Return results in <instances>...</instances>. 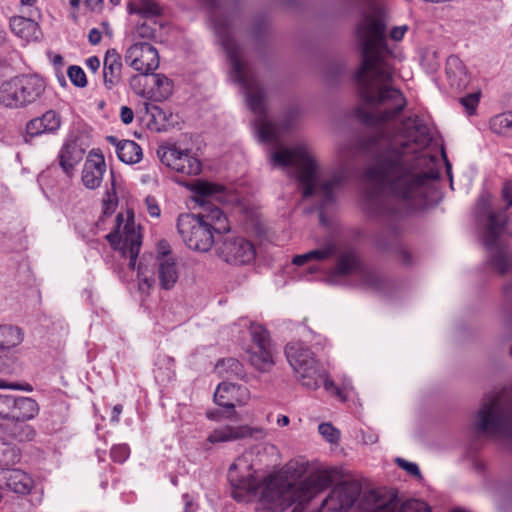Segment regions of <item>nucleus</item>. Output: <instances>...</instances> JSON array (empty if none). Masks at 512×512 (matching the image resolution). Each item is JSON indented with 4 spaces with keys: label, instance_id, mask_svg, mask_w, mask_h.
I'll list each match as a JSON object with an SVG mask.
<instances>
[{
    "label": "nucleus",
    "instance_id": "1",
    "mask_svg": "<svg viewBox=\"0 0 512 512\" xmlns=\"http://www.w3.org/2000/svg\"><path fill=\"white\" fill-rule=\"evenodd\" d=\"M251 456L236 458L229 467L227 479L231 496L238 502L251 501L260 490L257 512H283L292 505H295L292 512H347L360 496V485L345 481L336 485L319 507L310 508L311 501L333 484L329 472H314L298 485L280 475H269L260 483Z\"/></svg>",
    "mask_w": 512,
    "mask_h": 512
},
{
    "label": "nucleus",
    "instance_id": "2",
    "mask_svg": "<svg viewBox=\"0 0 512 512\" xmlns=\"http://www.w3.org/2000/svg\"><path fill=\"white\" fill-rule=\"evenodd\" d=\"M356 34L362 56L354 74L357 95L366 105L387 107L378 113L358 107L355 114L364 125L377 127L395 120L406 108L407 100L401 90L385 85L393 80V69L387 61L391 51L387 46L383 17H366L358 25Z\"/></svg>",
    "mask_w": 512,
    "mask_h": 512
},
{
    "label": "nucleus",
    "instance_id": "3",
    "mask_svg": "<svg viewBox=\"0 0 512 512\" xmlns=\"http://www.w3.org/2000/svg\"><path fill=\"white\" fill-rule=\"evenodd\" d=\"M362 148L371 158L366 176L389 195L409 206L425 201L430 181L438 178L433 171L418 169L419 157L408 155L407 141L397 143L384 129L363 138Z\"/></svg>",
    "mask_w": 512,
    "mask_h": 512
},
{
    "label": "nucleus",
    "instance_id": "4",
    "mask_svg": "<svg viewBox=\"0 0 512 512\" xmlns=\"http://www.w3.org/2000/svg\"><path fill=\"white\" fill-rule=\"evenodd\" d=\"M210 20L232 67V77L244 90L247 104L255 115L254 126L262 142H276L280 137L279 127L268 118L266 92L263 85L247 70L240 59V47L231 34L232 18L220 15L222 2H208Z\"/></svg>",
    "mask_w": 512,
    "mask_h": 512
},
{
    "label": "nucleus",
    "instance_id": "5",
    "mask_svg": "<svg viewBox=\"0 0 512 512\" xmlns=\"http://www.w3.org/2000/svg\"><path fill=\"white\" fill-rule=\"evenodd\" d=\"M203 212L180 214L177 219L178 232L192 250L207 252L223 233L230 231L228 219L223 211L210 203V199L221 200L225 186L205 180H196L190 187Z\"/></svg>",
    "mask_w": 512,
    "mask_h": 512
},
{
    "label": "nucleus",
    "instance_id": "6",
    "mask_svg": "<svg viewBox=\"0 0 512 512\" xmlns=\"http://www.w3.org/2000/svg\"><path fill=\"white\" fill-rule=\"evenodd\" d=\"M275 164L287 167H299L298 183L302 189V197L307 199L316 192L321 196L319 216L324 223V210L335 203L336 191L341 187L344 177L341 173L334 174L330 179L317 182L318 165L304 146L285 148L272 155Z\"/></svg>",
    "mask_w": 512,
    "mask_h": 512
},
{
    "label": "nucleus",
    "instance_id": "7",
    "mask_svg": "<svg viewBox=\"0 0 512 512\" xmlns=\"http://www.w3.org/2000/svg\"><path fill=\"white\" fill-rule=\"evenodd\" d=\"M475 219L481 229V240L486 250L492 252L488 262L498 273L504 274L512 267V257L500 247V237L512 236V215L491 210L488 193L479 195L475 204Z\"/></svg>",
    "mask_w": 512,
    "mask_h": 512
},
{
    "label": "nucleus",
    "instance_id": "8",
    "mask_svg": "<svg viewBox=\"0 0 512 512\" xmlns=\"http://www.w3.org/2000/svg\"><path fill=\"white\" fill-rule=\"evenodd\" d=\"M47 83L37 74H20L0 83V105L8 109H24L36 103L45 93Z\"/></svg>",
    "mask_w": 512,
    "mask_h": 512
},
{
    "label": "nucleus",
    "instance_id": "9",
    "mask_svg": "<svg viewBox=\"0 0 512 512\" xmlns=\"http://www.w3.org/2000/svg\"><path fill=\"white\" fill-rule=\"evenodd\" d=\"M476 429L512 442V397H508L504 391L490 395L478 411Z\"/></svg>",
    "mask_w": 512,
    "mask_h": 512
},
{
    "label": "nucleus",
    "instance_id": "10",
    "mask_svg": "<svg viewBox=\"0 0 512 512\" xmlns=\"http://www.w3.org/2000/svg\"><path fill=\"white\" fill-rule=\"evenodd\" d=\"M399 499L394 491L370 490L359 500V512H396ZM398 512H431L430 507L420 500H407ZM453 512H461L455 510Z\"/></svg>",
    "mask_w": 512,
    "mask_h": 512
},
{
    "label": "nucleus",
    "instance_id": "11",
    "mask_svg": "<svg viewBox=\"0 0 512 512\" xmlns=\"http://www.w3.org/2000/svg\"><path fill=\"white\" fill-rule=\"evenodd\" d=\"M162 164L177 173L196 176L202 171L201 161L188 149H181L176 143L166 142L157 149Z\"/></svg>",
    "mask_w": 512,
    "mask_h": 512
},
{
    "label": "nucleus",
    "instance_id": "12",
    "mask_svg": "<svg viewBox=\"0 0 512 512\" xmlns=\"http://www.w3.org/2000/svg\"><path fill=\"white\" fill-rule=\"evenodd\" d=\"M115 221V229L108 233L105 238L114 249H120L125 257H129V268L135 270L142 237L133 227H130L129 223L124 226L123 236L120 235L119 229L123 222V215L121 213L116 216Z\"/></svg>",
    "mask_w": 512,
    "mask_h": 512
},
{
    "label": "nucleus",
    "instance_id": "13",
    "mask_svg": "<svg viewBox=\"0 0 512 512\" xmlns=\"http://www.w3.org/2000/svg\"><path fill=\"white\" fill-rule=\"evenodd\" d=\"M249 331L253 343L248 351L249 361L259 371H267L274 364L270 333L256 323H251Z\"/></svg>",
    "mask_w": 512,
    "mask_h": 512
},
{
    "label": "nucleus",
    "instance_id": "14",
    "mask_svg": "<svg viewBox=\"0 0 512 512\" xmlns=\"http://www.w3.org/2000/svg\"><path fill=\"white\" fill-rule=\"evenodd\" d=\"M216 250L221 259L235 265L248 264L256 255L254 245L243 237L221 235L218 238Z\"/></svg>",
    "mask_w": 512,
    "mask_h": 512
},
{
    "label": "nucleus",
    "instance_id": "15",
    "mask_svg": "<svg viewBox=\"0 0 512 512\" xmlns=\"http://www.w3.org/2000/svg\"><path fill=\"white\" fill-rule=\"evenodd\" d=\"M125 61L143 76L155 71L160 62L157 49L147 42H137L131 45L126 51Z\"/></svg>",
    "mask_w": 512,
    "mask_h": 512
},
{
    "label": "nucleus",
    "instance_id": "16",
    "mask_svg": "<svg viewBox=\"0 0 512 512\" xmlns=\"http://www.w3.org/2000/svg\"><path fill=\"white\" fill-rule=\"evenodd\" d=\"M268 430L260 426L250 425H224L214 429L207 437V441L216 443L232 442L244 439L261 441L267 438Z\"/></svg>",
    "mask_w": 512,
    "mask_h": 512
},
{
    "label": "nucleus",
    "instance_id": "17",
    "mask_svg": "<svg viewBox=\"0 0 512 512\" xmlns=\"http://www.w3.org/2000/svg\"><path fill=\"white\" fill-rule=\"evenodd\" d=\"M106 171L105 159L102 153L91 151L82 170V183L88 189L98 188Z\"/></svg>",
    "mask_w": 512,
    "mask_h": 512
},
{
    "label": "nucleus",
    "instance_id": "18",
    "mask_svg": "<svg viewBox=\"0 0 512 512\" xmlns=\"http://www.w3.org/2000/svg\"><path fill=\"white\" fill-rule=\"evenodd\" d=\"M247 395V388L233 383L222 382L217 386L214 393V402L218 406L229 409L234 413L235 407L243 404L239 397H246Z\"/></svg>",
    "mask_w": 512,
    "mask_h": 512
},
{
    "label": "nucleus",
    "instance_id": "19",
    "mask_svg": "<svg viewBox=\"0 0 512 512\" xmlns=\"http://www.w3.org/2000/svg\"><path fill=\"white\" fill-rule=\"evenodd\" d=\"M62 124L61 115L55 110H47L42 116L29 120L26 124V134L36 137L45 133H55Z\"/></svg>",
    "mask_w": 512,
    "mask_h": 512
},
{
    "label": "nucleus",
    "instance_id": "20",
    "mask_svg": "<svg viewBox=\"0 0 512 512\" xmlns=\"http://www.w3.org/2000/svg\"><path fill=\"white\" fill-rule=\"evenodd\" d=\"M122 58L115 49H108L103 61L104 86L111 90L122 82Z\"/></svg>",
    "mask_w": 512,
    "mask_h": 512
},
{
    "label": "nucleus",
    "instance_id": "21",
    "mask_svg": "<svg viewBox=\"0 0 512 512\" xmlns=\"http://www.w3.org/2000/svg\"><path fill=\"white\" fill-rule=\"evenodd\" d=\"M85 151L79 147L76 141H68L61 147L58 160L63 172L71 177L75 167L82 161Z\"/></svg>",
    "mask_w": 512,
    "mask_h": 512
},
{
    "label": "nucleus",
    "instance_id": "22",
    "mask_svg": "<svg viewBox=\"0 0 512 512\" xmlns=\"http://www.w3.org/2000/svg\"><path fill=\"white\" fill-rule=\"evenodd\" d=\"M294 372L302 386L310 390L318 389L326 376V369L319 360L314 361L311 365L297 368Z\"/></svg>",
    "mask_w": 512,
    "mask_h": 512
},
{
    "label": "nucleus",
    "instance_id": "23",
    "mask_svg": "<svg viewBox=\"0 0 512 512\" xmlns=\"http://www.w3.org/2000/svg\"><path fill=\"white\" fill-rule=\"evenodd\" d=\"M285 355L293 370L311 365L317 360L314 353L301 341L288 343L285 347Z\"/></svg>",
    "mask_w": 512,
    "mask_h": 512
},
{
    "label": "nucleus",
    "instance_id": "24",
    "mask_svg": "<svg viewBox=\"0 0 512 512\" xmlns=\"http://www.w3.org/2000/svg\"><path fill=\"white\" fill-rule=\"evenodd\" d=\"M363 266L358 252L354 249H347L338 256L333 274L336 276H347L352 273L359 274Z\"/></svg>",
    "mask_w": 512,
    "mask_h": 512
},
{
    "label": "nucleus",
    "instance_id": "25",
    "mask_svg": "<svg viewBox=\"0 0 512 512\" xmlns=\"http://www.w3.org/2000/svg\"><path fill=\"white\" fill-rule=\"evenodd\" d=\"M6 488L20 495H27L31 492L34 481L31 476L21 469H11L4 476Z\"/></svg>",
    "mask_w": 512,
    "mask_h": 512
},
{
    "label": "nucleus",
    "instance_id": "26",
    "mask_svg": "<svg viewBox=\"0 0 512 512\" xmlns=\"http://www.w3.org/2000/svg\"><path fill=\"white\" fill-rule=\"evenodd\" d=\"M6 435L19 442L31 441L35 436L33 427L26 423V420L7 418L6 422L0 425Z\"/></svg>",
    "mask_w": 512,
    "mask_h": 512
},
{
    "label": "nucleus",
    "instance_id": "27",
    "mask_svg": "<svg viewBox=\"0 0 512 512\" xmlns=\"http://www.w3.org/2000/svg\"><path fill=\"white\" fill-rule=\"evenodd\" d=\"M11 406V414H9V418L27 421L33 419L39 413L38 403L30 397H17L12 395Z\"/></svg>",
    "mask_w": 512,
    "mask_h": 512
},
{
    "label": "nucleus",
    "instance_id": "28",
    "mask_svg": "<svg viewBox=\"0 0 512 512\" xmlns=\"http://www.w3.org/2000/svg\"><path fill=\"white\" fill-rule=\"evenodd\" d=\"M158 265L159 285L163 290H171L178 281L179 271L174 258H160Z\"/></svg>",
    "mask_w": 512,
    "mask_h": 512
},
{
    "label": "nucleus",
    "instance_id": "29",
    "mask_svg": "<svg viewBox=\"0 0 512 512\" xmlns=\"http://www.w3.org/2000/svg\"><path fill=\"white\" fill-rule=\"evenodd\" d=\"M375 246L381 252L395 254L399 258V261L405 266L413 264L412 254L398 237H393L391 241H386L378 237L375 241Z\"/></svg>",
    "mask_w": 512,
    "mask_h": 512
},
{
    "label": "nucleus",
    "instance_id": "30",
    "mask_svg": "<svg viewBox=\"0 0 512 512\" xmlns=\"http://www.w3.org/2000/svg\"><path fill=\"white\" fill-rule=\"evenodd\" d=\"M365 210L372 217H392L396 209L380 194L368 192L365 197Z\"/></svg>",
    "mask_w": 512,
    "mask_h": 512
},
{
    "label": "nucleus",
    "instance_id": "31",
    "mask_svg": "<svg viewBox=\"0 0 512 512\" xmlns=\"http://www.w3.org/2000/svg\"><path fill=\"white\" fill-rule=\"evenodd\" d=\"M10 27L12 32L27 41L37 38L39 26L33 19H26L24 17L13 16L10 19Z\"/></svg>",
    "mask_w": 512,
    "mask_h": 512
},
{
    "label": "nucleus",
    "instance_id": "32",
    "mask_svg": "<svg viewBox=\"0 0 512 512\" xmlns=\"http://www.w3.org/2000/svg\"><path fill=\"white\" fill-rule=\"evenodd\" d=\"M117 156L125 164H136L143 157L142 148L133 140H123L117 144Z\"/></svg>",
    "mask_w": 512,
    "mask_h": 512
},
{
    "label": "nucleus",
    "instance_id": "33",
    "mask_svg": "<svg viewBox=\"0 0 512 512\" xmlns=\"http://www.w3.org/2000/svg\"><path fill=\"white\" fill-rule=\"evenodd\" d=\"M23 341L22 330L14 325L0 324V351L12 349Z\"/></svg>",
    "mask_w": 512,
    "mask_h": 512
},
{
    "label": "nucleus",
    "instance_id": "34",
    "mask_svg": "<svg viewBox=\"0 0 512 512\" xmlns=\"http://www.w3.org/2000/svg\"><path fill=\"white\" fill-rule=\"evenodd\" d=\"M129 14H136L140 18L152 20L163 13V7L159 2H128Z\"/></svg>",
    "mask_w": 512,
    "mask_h": 512
},
{
    "label": "nucleus",
    "instance_id": "35",
    "mask_svg": "<svg viewBox=\"0 0 512 512\" xmlns=\"http://www.w3.org/2000/svg\"><path fill=\"white\" fill-rule=\"evenodd\" d=\"M21 460L20 449L11 443L0 439V470H11V467Z\"/></svg>",
    "mask_w": 512,
    "mask_h": 512
},
{
    "label": "nucleus",
    "instance_id": "36",
    "mask_svg": "<svg viewBox=\"0 0 512 512\" xmlns=\"http://www.w3.org/2000/svg\"><path fill=\"white\" fill-rule=\"evenodd\" d=\"M336 253V246L333 243L327 244L321 249L311 250L305 254L296 255L292 259V263L297 266L304 265L309 261L316 260L322 261L330 258Z\"/></svg>",
    "mask_w": 512,
    "mask_h": 512
},
{
    "label": "nucleus",
    "instance_id": "37",
    "mask_svg": "<svg viewBox=\"0 0 512 512\" xmlns=\"http://www.w3.org/2000/svg\"><path fill=\"white\" fill-rule=\"evenodd\" d=\"M172 90L173 84L170 79L163 74L154 75V87L151 90V98L154 101L166 100L172 94Z\"/></svg>",
    "mask_w": 512,
    "mask_h": 512
},
{
    "label": "nucleus",
    "instance_id": "38",
    "mask_svg": "<svg viewBox=\"0 0 512 512\" xmlns=\"http://www.w3.org/2000/svg\"><path fill=\"white\" fill-rule=\"evenodd\" d=\"M490 129L498 135H509L512 132V112L498 114L490 119Z\"/></svg>",
    "mask_w": 512,
    "mask_h": 512
},
{
    "label": "nucleus",
    "instance_id": "39",
    "mask_svg": "<svg viewBox=\"0 0 512 512\" xmlns=\"http://www.w3.org/2000/svg\"><path fill=\"white\" fill-rule=\"evenodd\" d=\"M362 283L375 291H383L386 288V281L383 276L374 270L367 269L363 266L359 273Z\"/></svg>",
    "mask_w": 512,
    "mask_h": 512
},
{
    "label": "nucleus",
    "instance_id": "40",
    "mask_svg": "<svg viewBox=\"0 0 512 512\" xmlns=\"http://www.w3.org/2000/svg\"><path fill=\"white\" fill-rule=\"evenodd\" d=\"M402 126L407 130V136H412L413 130L415 134L428 139L429 129L418 115L406 117L402 122Z\"/></svg>",
    "mask_w": 512,
    "mask_h": 512
},
{
    "label": "nucleus",
    "instance_id": "41",
    "mask_svg": "<svg viewBox=\"0 0 512 512\" xmlns=\"http://www.w3.org/2000/svg\"><path fill=\"white\" fill-rule=\"evenodd\" d=\"M216 369L220 374H226V377H240L243 374V367L240 361L235 358L222 359L217 362Z\"/></svg>",
    "mask_w": 512,
    "mask_h": 512
},
{
    "label": "nucleus",
    "instance_id": "42",
    "mask_svg": "<svg viewBox=\"0 0 512 512\" xmlns=\"http://www.w3.org/2000/svg\"><path fill=\"white\" fill-rule=\"evenodd\" d=\"M117 204L118 200L115 191L113 190L112 193L107 191L106 197L102 201V215L99 217L96 223L97 226H100L106 217H110L115 212Z\"/></svg>",
    "mask_w": 512,
    "mask_h": 512
},
{
    "label": "nucleus",
    "instance_id": "43",
    "mask_svg": "<svg viewBox=\"0 0 512 512\" xmlns=\"http://www.w3.org/2000/svg\"><path fill=\"white\" fill-rule=\"evenodd\" d=\"M144 259H141L137 266V275L139 279V290L141 292H148L155 284L153 276L147 275V266L143 263Z\"/></svg>",
    "mask_w": 512,
    "mask_h": 512
},
{
    "label": "nucleus",
    "instance_id": "44",
    "mask_svg": "<svg viewBox=\"0 0 512 512\" xmlns=\"http://www.w3.org/2000/svg\"><path fill=\"white\" fill-rule=\"evenodd\" d=\"M447 78L450 86L458 90L466 88L470 81L466 67L456 71L455 73L447 75Z\"/></svg>",
    "mask_w": 512,
    "mask_h": 512
},
{
    "label": "nucleus",
    "instance_id": "45",
    "mask_svg": "<svg viewBox=\"0 0 512 512\" xmlns=\"http://www.w3.org/2000/svg\"><path fill=\"white\" fill-rule=\"evenodd\" d=\"M36 2H20L18 17H24L26 19H33L34 22L38 23V20L41 18V10L40 8L35 6Z\"/></svg>",
    "mask_w": 512,
    "mask_h": 512
},
{
    "label": "nucleus",
    "instance_id": "46",
    "mask_svg": "<svg viewBox=\"0 0 512 512\" xmlns=\"http://www.w3.org/2000/svg\"><path fill=\"white\" fill-rule=\"evenodd\" d=\"M482 192L480 195H482ZM491 195L489 192H487ZM492 198V196H490ZM501 200L505 203V207L498 210H491L493 212L504 211L506 215H512V213H508L507 210L512 207V181L506 180L501 187Z\"/></svg>",
    "mask_w": 512,
    "mask_h": 512
},
{
    "label": "nucleus",
    "instance_id": "47",
    "mask_svg": "<svg viewBox=\"0 0 512 512\" xmlns=\"http://www.w3.org/2000/svg\"><path fill=\"white\" fill-rule=\"evenodd\" d=\"M67 75L76 87L84 88L87 85L86 74L80 66L71 65L67 70Z\"/></svg>",
    "mask_w": 512,
    "mask_h": 512
},
{
    "label": "nucleus",
    "instance_id": "48",
    "mask_svg": "<svg viewBox=\"0 0 512 512\" xmlns=\"http://www.w3.org/2000/svg\"><path fill=\"white\" fill-rule=\"evenodd\" d=\"M130 456V448L127 444H117L111 448L110 457L115 463L122 464Z\"/></svg>",
    "mask_w": 512,
    "mask_h": 512
},
{
    "label": "nucleus",
    "instance_id": "49",
    "mask_svg": "<svg viewBox=\"0 0 512 512\" xmlns=\"http://www.w3.org/2000/svg\"><path fill=\"white\" fill-rule=\"evenodd\" d=\"M318 431L330 443H336L339 440V431L330 423H321Z\"/></svg>",
    "mask_w": 512,
    "mask_h": 512
},
{
    "label": "nucleus",
    "instance_id": "50",
    "mask_svg": "<svg viewBox=\"0 0 512 512\" xmlns=\"http://www.w3.org/2000/svg\"><path fill=\"white\" fill-rule=\"evenodd\" d=\"M480 98V93H471L461 98V104L466 108L469 115L476 111Z\"/></svg>",
    "mask_w": 512,
    "mask_h": 512
},
{
    "label": "nucleus",
    "instance_id": "51",
    "mask_svg": "<svg viewBox=\"0 0 512 512\" xmlns=\"http://www.w3.org/2000/svg\"><path fill=\"white\" fill-rule=\"evenodd\" d=\"M268 26H269V23L266 18H259L257 20V22L255 23L253 30H252L253 38L256 41L261 40L267 32Z\"/></svg>",
    "mask_w": 512,
    "mask_h": 512
},
{
    "label": "nucleus",
    "instance_id": "52",
    "mask_svg": "<svg viewBox=\"0 0 512 512\" xmlns=\"http://www.w3.org/2000/svg\"><path fill=\"white\" fill-rule=\"evenodd\" d=\"M465 65L463 61L456 55H450L446 60V75L455 73L458 70L464 68Z\"/></svg>",
    "mask_w": 512,
    "mask_h": 512
},
{
    "label": "nucleus",
    "instance_id": "53",
    "mask_svg": "<svg viewBox=\"0 0 512 512\" xmlns=\"http://www.w3.org/2000/svg\"><path fill=\"white\" fill-rule=\"evenodd\" d=\"M395 462L400 468L407 471L410 475L415 476L417 478L421 477V472L417 464L409 462L403 458H396Z\"/></svg>",
    "mask_w": 512,
    "mask_h": 512
},
{
    "label": "nucleus",
    "instance_id": "54",
    "mask_svg": "<svg viewBox=\"0 0 512 512\" xmlns=\"http://www.w3.org/2000/svg\"><path fill=\"white\" fill-rule=\"evenodd\" d=\"M12 395L0 394V417L5 420L11 414Z\"/></svg>",
    "mask_w": 512,
    "mask_h": 512
},
{
    "label": "nucleus",
    "instance_id": "55",
    "mask_svg": "<svg viewBox=\"0 0 512 512\" xmlns=\"http://www.w3.org/2000/svg\"><path fill=\"white\" fill-rule=\"evenodd\" d=\"M145 110L155 122L166 120L165 112L158 105L145 103Z\"/></svg>",
    "mask_w": 512,
    "mask_h": 512
},
{
    "label": "nucleus",
    "instance_id": "56",
    "mask_svg": "<svg viewBox=\"0 0 512 512\" xmlns=\"http://www.w3.org/2000/svg\"><path fill=\"white\" fill-rule=\"evenodd\" d=\"M321 385H323V386H324V388H325L327 391H329V390L333 389V390H334V393H335L337 396H339L343 401H345V400H346V397H345V396H343L341 389H340L339 387L335 386V384H334V381H333V380L329 379V376H328V372H327V371H326V376H325V378L322 380V384H321Z\"/></svg>",
    "mask_w": 512,
    "mask_h": 512
},
{
    "label": "nucleus",
    "instance_id": "57",
    "mask_svg": "<svg viewBox=\"0 0 512 512\" xmlns=\"http://www.w3.org/2000/svg\"><path fill=\"white\" fill-rule=\"evenodd\" d=\"M120 119L126 125L132 123L134 119L133 110L128 106H122L120 109Z\"/></svg>",
    "mask_w": 512,
    "mask_h": 512
},
{
    "label": "nucleus",
    "instance_id": "58",
    "mask_svg": "<svg viewBox=\"0 0 512 512\" xmlns=\"http://www.w3.org/2000/svg\"><path fill=\"white\" fill-rule=\"evenodd\" d=\"M157 262H159V259L160 258H172L171 256H169L170 254V246L168 244L167 241L165 240H162L159 242L158 244V248H157Z\"/></svg>",
    "mask_w": 512,
    "mask_h": 512
},
{
    "label": "nucleus",
    "instance_id": "59",
    "mask_svg": "<svg viewBox=\"0 0 512 512\" xmlns=\"http://www.w3.org/2000/svg\"><path fill=\"white\" fill-rule=\"evenodd\" d=\"M147 210L152 217H158L160 215V208L154 198H146Z\"/></svg>",
    "mask_w": 512,
    "mask_h": 512
},
{
    "label": "nucleus",
    "instance_id": "60",
    "mask_svg": "<svg viewBox=\"0 0 512 512\" xmlns=\"http://www.w3.org/2000/svg\"><path fill=\"white\" fill-rule=\"evenodd\" d=\"M408 30V27L406 25H402V26H396L394 27L391 32H390V37L394 40V41H400L403 39L405 33L407 32Z\"/></svg>",
    "mask_w": 512,
    "mask_h": 512
},
{
    "label": "nucleus",
    "instance_id": "61",
    "mask_svg": "<svg viewBox=\"0 0 512 512\" xmlns=\"http://www.w3.org/2000/svg\"><path fill=\"white\" fill-rule=\"evenodd\" d=\"M0 388H11L14 390H23V391H27V392H31L33 390V387L28 383H26L24 385L17 384V383L7 385L3 380H0Z\"/></svg>",
    "mask_w": 512,
    "mask_h": 512
},
{
    "label": "nucleus",
    "instance_id": "62",
    "mask_svg": "<svg viewBox=\"0 0 512 512\" xmlns=\"http://www.w3.org/2000/svg\"><path fill=\"white\" fill-rule=\"evenodd\" d=\"M183 503H184V510L183 512H195L197 505L194 503L192 497L188 494H184L182 496Z\"/></svg>",
    "mask_w": 512,
    "mask_h": 512
},
{
    "label": "nucleus",
    "instance_id": "63",
    "mask_svg": "<svg viewBox=\"0 0 512 512\" xmlns=\"http://www.w3.org/2000/svg\"><path fill=\"white\" fill-rule=\"evenodd\" d=\"M102 35L97 28H92L88 34V40L92 45H97L101 42Z\"/></svg>",
    "mask_w": 512,
    "mask_h": 512
},
{
    "label": "nucleus",
    "instance_id": "64",
    "mask_svg": "<svg viewBox=\"0 0 512 512\" xmlns=\"http://www.w3.org/2000/svg\"><path fill=\"white\" fill-rule=\"evenodd\" d=\"M100 64V59L97 56H91L86 60V66L93 73H96L98 71V69L100 68Z\"/></svg>",
    "mask_w": 512,
    "mask_h": 512
}]
</instances>
